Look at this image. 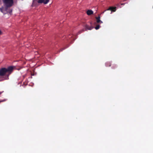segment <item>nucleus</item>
<instances>
[{"label":"nucleus","mask_w":153,"mask_h":153,"mask_svg":"<svg viewBox=\"0 0 153 153\" xmlns=\"http://www.w3.org/2000/svg\"><path fill=\"white\" fill-rule=\"evenodd\" d=\"M3 92V91H2V92H0V95H1Z\"/></svg>","instance_id":"nucleus-14"},{"label":"nucleus","mask_w":153,"mask_h":153,"mask_svg":"<svg viewBox=\"0 0 153 153\" xmlns=\"http://www.w3.org/2000/svg\"><path fill=\"white\" fill-rule=\"evenodd\" d=\"M86 13L88 15H90L93 14V12L91 10H88L87 11Z\"/></svg>","instance_id":"nucleus-6"},{"label":"nucleus","mask_w":153,"mask_h":153,"mask_svg":"<svg viewBox=\"0 0 153 153\" xmlns=\"http://www.w3.org/2000/svg\"><path fill=\"white\" fill-rule=\"evenodd\" d=\"M106 67H110L111 66V63L110 62H107L105 63Z\"/></svg>","instance_id":"nucleus-9"},{"label":"nucleus","mask_w":153,"mask_h":153,"mask_svg":"<svg viewBox=\"0 0 153 153\" xmlns=\"http://www.w3.org/2000/svg\"><path fill=\"white\" fill-rule=\"evenodd\" d=\"M96 19L97 20V23H102V22L101 21L100 19V16H98L97 17H96Z\"/></svg>","instance_id":"nucleus-5"},{"label":"nucleus","mask_w":153,"mask_h":153,"mask_svg":"<svg viewBox=\"0 0 153 153\" xmlns=\"http://www.w3.org/2000/svg\"><path fill=\"white\" fill-rule=\"evenodd\" d=\"M73 37L72 36H71L70 35H69L68 36V38H67V39H68V38L70 39V40H73V41H74L75 40V39L74 38H72V39H71V38H72Z\"/></svg>","instance_id":"nucleus-8"},{"label":"nucleus","mask_w":153,"mask_h":153,"mask_svg":"<svg viewBox=\"0 0 153 153\" xmlns=\"http://www.w3.org/2000/svg\"><path fill=\"white\" fill-rule=\"evenodd\" d=\"M84 31H85V30L84 29H82L79 32H78L80 34L81 33H82V32H84Z\"/></svg>","instance_id":"nucleus-11"},{"label":"nucleus","mask_w":153,"mask_h":153,"mask_svg":"<svg viewBox=\"0 0 153 153\" xmlns=\"http://www.w3.org/2000/svg\"><path fill=\"white\" fill-rule=\"evenodd\" d=\"M117 67V66L116 65H115L113 66L112 67V68L113 69H115Z\"/></svg>","instance_id":"nucleus-12"},{"label":"nucleus","mask_w":153,"mask_h":153,"mask_svg":"<svg viewBox=\"0 0 153 153\" xmlns=\"http://www.w3.org/2000/svg\"><path fill=\"white\" fill-rule=\"evenodd\" d=\"M49 1V0H38L37 2L39 3H43L44 4H47Z\"/></svg>","instance_id":"nucleus-4"},{"label":"nucleus","mask_w":153,"mask_h":153,"mask_svg":"<svg viewBox=\"0 0 153 153\" xmlns=\"http://www.w3.org/2000/svg\"><path fill=\"white\" fill-rule=\"evenodd\" d=\"M110 10L111 11V12H115L116 10V7H110L107 10H105L104 12H103L102 13H103L105 12L106 10Z\"/></svg>","instance_id":"nucleus-3"},{"label":"nucleus","mask_w":153,"mask_h":153,"mask_svg":"<svg viewBox=\"0 0 153 153\" xmlns=\"http://www.w3.org/2000/svg\"><path fill=\"white\" fill-rule=\"evenodd\" d=\"M3 2L6 6V8L11 7L13 3V0H3Z\"/></svg>","instance_id":"nucleus-2"},{"label":"nucleus","mask_w":153,"mask_h":153,"mask_svg":"<svg viewBox=\"0 0 153 153\" xmlns=\"http://www.w3.org/2000/svg\"><path fill=\"white\" fill-rule=\"evenodd\" d=\"M63 49H62V50H61V51H62Z\"/></svg>","instance_id":"nucleus-15"},{"label":"nucleus","mask_w":153,"mask_h":153,"mask_svg":"<svg viewBox=\"0 0 153 153\" xmlns=\"http://www.w3.org/2000/svg\"><path fill=\"white\" fill-rule=\"evenodd\" d=\"M14 68L13 66H10L7 68H2L0 69V76H6L8 79L9 76L12 72Z\"/></svg>","instance_id":"nucleus-1"},{"label":"nucleus","mask_w":153,"mask_h":153,"mask_svg":"<svg viewBox=\"0 0 153 153\" xmlns=\"http://www.w3.org/2000/svg\"><path fill=\"white\" fill-rule=\"evenodd\" d=\"M93 28V27H89L87 25H85V28L86 30H91Z\"/></svg>","instance_id":"nucleus-7"},{"label":"nucleus","mask_w":153,"mask_h":153,"mask_svg":"<svg viewBox=\"0 0 153 153\" xmlns=\"http://www.w3.org/2000/svg\"><path fill=\"white\" fill-rule=\"evenodd\" d=\"M2 34V32H1V31L0 30V35H1V34Z\"/></svg>","instance_id":"nucleus-13"},{"label":"nucleus","mask_w":153,"mask_h":153,"mask_svg":"<svg viewBox=\"0 0 153 153\" xmlns=\"http://www.w3.org/2000/svg\"><path fill=\"white\" fill-rule=\"evenodd\" d=\"M100 27V26L99 25H97L96 27H95V28L96 30H98V29Z\"/></svg>","instance_id":"nucleus-10"}]
</instances>
